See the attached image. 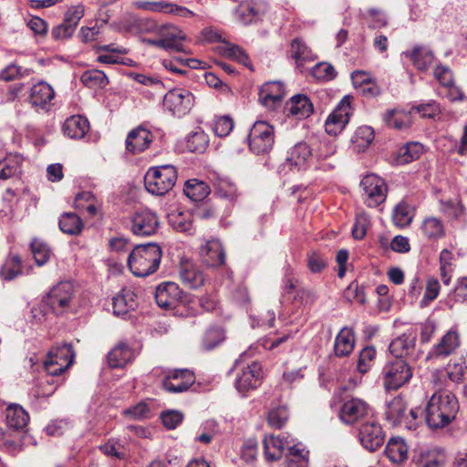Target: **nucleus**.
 I'll return each mask as SVG.
<instances>
[{
    "label": "nucleus",
    "mask_w": 467,
    "mask_h": 467,
    "mask_svg": "<svg viewBox=\"0 0 467 467\" xmlns=\"http://www.w3.org/2000/svg\"><path fill=\"white\" fill-rule=\"evenodd\" d=\"M5 421L9 429L25 431L29 421V414L22 406L12 403L5 409Z\"/></svg>",
    "instance_id": "nucleus-27"
},
{
    "label": "nucleus",
    "mask_w": 467,
    "mask_h": 467,
    "mask_svg": "<svg viewBox=\"0 0 467 467\" xmlns=\"http://www.w3.org/2000/svg\"><path fill=\"white\" fill-rule=\"evenodd\" d=\"M100 451L106 455L118 459H124L127 456V450L119 440H109L104 445L99 447Z\"/></svg>",
    "instance_id": "nucleus-62"
},
{
    "label": "nucleus",
    "mask_w": 467,
    "mask_h": 467,
    "mask_svg": "<svg viewBox=\"0 0 467 467\" xmlns=\"http://www.w3.org/2000/svg\"><path fill=\"white\" fill-rule=\"evenodd\" d=\"M421 230L429 240H437L445 234L442 222L436 217L426 218L421 224Z\"/></svg>",
    "instance_id": "nucleus-47"
},
{
    "label": "nucleus",
    "mask_w": 467,
    "mask_h": 467,
    "mask_svg": "<svg viewBox=\"0 0 467 467\" xmlns=\"http://www.w3.org/2000/svg\"><path fill=\"white\" fill-rule=\"evenodd\" d=\"M34 71L31 68H23L15 63H11L0 71V79L4 81H12L28 77Z\"/></svg>",
    "instance_id": "nucleus-53"
},
{
    "label": "nucleus",
    "mask_w": 467,
    "mask_h": 467,
    "mask_svg": "<svg viewBox=\"0 0 467 467\" xmlns=\"http://www.w3.org/2000/svg\"><path fill=\"white\" fill-rule=\"evenodd\" d=\"M84 13L85 7L83 5L79 4L70 6L65 13L63 22L76 29L80 19L83 17Z\"/></svg>",
    "instance_id": "nucleus-64"
},
{
    "label": "nucleus",
    "mask_w": 467,
    "mask_h": 467,
    "mask_svg": "<svg viewBox=\"0 0 467 467\" xmlns=\"http://www.w3.org/2000/svg\"><path fill=\"white\" fill-rule=\"evenodd\" d=\"M275 144V128L264 120H257L250 129L248 135L249 149L254 154L269 153Z\"/></svg>",
    "instance_id": "nucleus-5"
},
{
    "label": "nucleus",
    "mask_w": 467,
    "mask_h": 467,
    "mask_svg": "<svg viewBox=\"0 0 467 467\" xmlns=\"http://www.w3.org/2000/svg\"><path fill=\"white\" fill-rule=\"evenodd\" d=\"M290 338V333L286 331L269 333L259 340V344L268 350H273Z\"/></svg>",
    "instance_id": "nucleus-54"
},
{
    "label": "nucleus",
    "mask_w": 467,
    "mask_h": 467,
    "mask_svg": "<svg viewBox=\"0 0 467 467\" xmlns=\"http://www.w3.org/2000/svg\"><path fill=\"white\" fill-rule=\"evenodd\" d=\"M80 80L84 86L93 89L103 88L109 83L106 74L99 69H89L85 71L81 75Z\"/></svg>",
    "instance_id": "nucleus-46"
},
{
    "label": "nucleus",
    "mask_w": 467,
    "mask_h": 467,
    "mask_svg": "<svg viewBox=\"0 0 467 467\" xmlns=\"http://www.w3.org/2000/svg\"><path fill=\"white\" fill-rule=\"evenodd\" d=\"M75 356L71 344H57L48 351L44 368L49 375L58 376L73 364Z\"/></svg>",
    "instance_id": "nucleus-6"
},
{
    "label": "nucleus",
    "mask_w": 467,
    "mask_h": 467,
    "mask_svg": "<svg viewBox=\"0 0 467 467\" xmlns=\"http://www.w3.org/2000/svg\"><path fill=\"white\" fill-rule=\"evenodd\" d=\"M336 148L334 145L324 142L320 143L317 150L313 154L316 159L315 169L321 171H331L336 167L337 161L334 158Z\"/></svg>",
    "instance_id": "nucleus-28"
},
{
    "label": "nucleus",
    "mask_w": 467,
    "mask_h": 467,
    "mask_svg": "<svg viewBox=\"0 0 467 467\" xmlns=\"http://www.w3.org/2000/svg\"><path fill=\"white\" fill-rule=\"evenodd\" d=\"M180 280L189 289H198L205 283V275L201 267L190 260L182 261L179 267Z\"/></svg>",
    "instance_id": "nucleus-18"
},
{
    "label": "nucleus",
    "mask_w": 467,
    "mask_h": 467,
    "mask_svg": "<svg viewBox=\"0 0 467 467\" xmlns=\"http://www.w3.org/2000/svg\"><path fill=\"white\" fill-rule=\"evenodd\" d=\"M441 291V285L437 278L430 277L427 279L425 292L422 299L420 302V307L428 306L432 301H434Z\"/></svg>",
    "instance_id": "nucleus-56"
},
{
    "label": "nucleus",
    "mask_w": 467,
    "mask_h": 467,
    "mask_svg": "<svg viewBox=\"0 0 467 467\" xmlns=\"http://www.w3.org/2000/svg\"><path fill=\"white\" fill-rule=\"evenodd\" d=\"M194 97L187 89L173 88L166 93L163 99V107L173 116L186 115L193 105Z\"/></svg>",
    "instance_id": "nucleus-9"
},
{
    "label": "nucleus",
    "mask_w": 467,
    "mask_h": 467,
    "mask_svg": "<svg viewBox=\"0 0 467 467\" xmlns=\"http://www.w3.org/2000/svg\"><path fill=\"white\" fill-rule=\"evenodd\" d=\"M74 295V285L69 281H62L50 289L46 303L57 315L63 314L70 306Z\"/></svg>",
    "instance_id": "nucleus-8"
},
{
    "label": "nucleus",
    "mask_w": 467,
    "mask_h": 467,
    "mask_svg": "<svg viewBox=\"0 0 467 467\" xmlns=\"http://www.w3.org/2000/svg\"><path fill=\"white\" fill-rule=\"evenodd\" d=\"M351 97L345 96L334 111L328 116L325 128L330 135H337L348 123L351 115Z\"/></svg>",
    "instance_id": "nucleus-12"
},
{
    "label": "nucleus",
    "mask_w": 467,
    "mask_h": 467,
    "mask_svg": "<svg viewBox=\"0 0 467 467\" xmlns=\"http://www.w3.org/2000/svg\"><path fill=\"white\" fill-rule=\"evenodd\" d=\"M161 257L162 251L158 244H139L130 252L128 265L134 275L145 277L158 270Z\"/></svg>",
    "instance_id": "nucleus-2"
},
{
    "label": "nucleus",
    "mask_w": 467,
    "mask_h": 467,
    "mask_svg": "<svg viewBox=\"0 0 467 467\" xmlns=\"http://www.w3.org/2000/svg\"><path fill=\"white\" fill-rule=\"evenodd\" d=\"M184 293L174 282H163L156 287L155 300L164 309L176 310Z\"/></svg>",
    "instance_id": "nucleus-13"
},
{
    "label": "nucleus",
    "mask_w": 467,
    "mask_h": 467,
    "mask_svg": "<svg viewBox=\"0 0 467 467\" xmlns=\"http://www.w3.org/2000/svg\"><path fill=\"white\" fill-rule=\"evenodd\" d=\"M59 229L68 235H79L84 228L82 219L75 213H64L58 221Z\"/></svg>",
    "instance_id": "nucleus-37"
},
{
    "label": "nucleus",
    "mask_w": 467,
    "mask_h": 467,
    "mask_svg": "<svg viewBox=\"0 0 467 467\" xmlns=\"http://www.w3.org/2000/svg\"><path fill=\"white\" fill-rule=\"evenodd\" d=\"M313 157L310 147L306 142H298L290 149L286 157L287 164L297 170L306 169L308 161Z\"/></svg>",
    "instance_id": "nucleus-25"
},
{
    "label": "nucleus",
    "mask_w": 467,
    "mask_h": 467,
    "mask_svg": "<svg viewBox=\"0 0 467 467\" xmlns=\"http://www.w3.org/2000/svg\"><path fill=\"white\" fill-rule=\"evenodd\" d=\"M312 76L318 80L328 81L337 77V71L331 64L321 62L312 68Z\"/></svg>",
    "instance_id": "nucleus-61"
},
{
    "label": "nucleus",
    "mask_w": 467,
    "mask_h": 467,
    "mask_svg": "<svg viewBox=\"0 0 467 467\" xmlns=\"http://www.w3.org/2000/svg\"><path fill=\"white\" fill-rule=\"evenodd\" d=\"M198 313L199 303L197 297L192 295L184 294L176 309V314L185 317H192L196 316Z\"/></svg>",
    "instance_id": "nucleus-52"
},
{
    "label": "nucleus",
    "mask_w": 467,
    "mask_h": 467,
    "mask_svg": "<svg viewBox=\"0 0 467 467\" xmlns=\"http://www.w3.org/2000/svg\"><path fill=\"white\" fill-rule=\"evenodd\" d=\"M376 357V349L374 347L364 348L358 357L357 368L361 374L367 373L372 367L373 361Z\"/></svg>",
    "instance_id": "nucleus-59"
},
{
    "label": "nucleus",
    "mask_w": 467,
    "mask_h": 467,
    "mask_svg": "<svg viewBox=\"0 0 467 467\" xmlns=\"http://www.w3.org/2000/svg\"><path fill=\"white\" fill-rule=\"evenodd\" d=\"M369 405L359 398H350L345 400L339 410V419L346 424H353L369 412Z\"/></svg>",
    "instance_id": "nucleus-15"
},
{
    "label": "nucleus",
    "mask_w": 467,
    "mask_h": 467,
    "mask_svg": "<svg viewBox=\"0 0 467 467\" xmlns=\"http://www.w3.org/2000/svg\"><path fill=\"white\" fill-rule=\"evenodd\" d=\"M98 52L106 51L108 54H102L98 57V61L103 64H119L121 58L118 55H125L128 53L127 49L115 44H109L99 46L97 48Z\"/></svg>",
    "instance_id": "nucleus-45"
},
{
    "label": "nucleus",
    "mask_w": 467,
    "mask_h": 467,
    "mask_svg": "<svg viewBox=\"0 0 467 467\" xmlns=\"http://www.w3.org/2000/svg\"><path fill=\"white\" fill-rule=\"evenodd\" d=\"M158 34L161 37V48L168 51L186 52L183 41L186 38L185 34L174 26H161Z\"/></svg>",
    "instance_id": "nucleus-21"
},
{
    "label": "nucleus",
    "mask_w": 467,
    "mask_h": 467,
    "mask_svg": "<svg viewBox=\"0 0 467 467\" xmlns=\"http://www.w3.org/2000/svg\"><path fill=\"white\" fill-rule=\"evenodd\" d=\"M30 248L35 262L38 266L44 265L50 259L52 253L49 246L45 242L35 238L30 244Z\"/></svg>",
    "instance_id": "nucleus-49"
},
{
    "label": "nucleus",
    "mask_w": 467,
    "mask_h": 467,
    "mask_svg": "<svg viewBox=\"0 0 467 467\" xmlns=\"http://www.w3.org/2000/svg\"><path fill=\"white\" fill-rule=\"evenodd\" d=\"M263 378L261 364L253 361L242 368L235 380V387L241 393L254 389L260 386Z\"/></svg>",
    "instance_id": "nucleus-16"
},
{
    "label": "nucleus",
    "mask_w": 467,
    "mask_h": 467,
    "mask_svg": "<svg viewBox=\"0 0 467 467\" xmlns=\"http://www.w3.org/2000/svg\"><path fill=\"white\" fill-rule=\"evenodd\" d=\"M430 385L434 392L426 406V423L431 429L444 428L455 418L458 400L444 389V383L437 373L431 375Z\"/></svg>",
    "instance_id": "nucleus-1"
},
{
    "label": "nucleus",
    "mask_w": 467,
    "mask_h": 467,
    "mask_svg": "<svg viewBox=\"0 0 467 467\" xmlns=\"http://www.w3.org/2000/svg\"><path fill=\"white\" fill-rule=\"evenodd\" d=\"M183 192L193 202H200L208 196L210 187L202 181L191 179L186 181Z\"/></svg>",
    "instance_id": "nucleus-39"
},
{
    "label": "nucleus",
    "mask_w": 467,
    "mask_h": 467,
    "mask_svg": "<svg viewBox=\"0 0 467 467\" xmlns=\"http://www.w3.org/2000/svg\"><path fill=\"white\" fill-rule=\"evenodd\" d=\"M159 228V217L149 209L136 211L130 218V230L136 236H151L157 233Z\"/></svg>",
    "instance_id": "nucleus-10"
},
{
    "label": "nucleus",
    "mask_w": 467,
    "mask_h": 467,
    "mask_svg": "<svg viewBox=\"0 0 467 467\" xmlns=\"http://www.w3.org/2000/svg\"><path fill=\"white\" fill-rule=\"evenodd\" d=\"M287 115L297 119L307 118L313 112V105L305 95L293 96L285 105Z\"/></svg>",
    "instance_id": "nucleus-30"
},
{
    "label": "nucleus",
    "mask_w": 467,
    "mask_h": 467,
    "mask_svg": "<svg viewBox=\"0 0 467 467\" xmlns=\"http://www.w3.org/2000/svg\"><path fill=\"white\" fill-rule=\"evenodd\" d=\"M414 216V209L407 202L401 201L393 209L392 221L399 227L409 226Z\"/></svg>",
    "instance_id": "nucleus-41"
},
{
    "label": "nucleus",
    "mask_w": 467,
    "mask_h": 467,
    "mask_svg": "<svg viewBox=\"0 0 467 467\" xmlns=\"http://www.w3.org/2000/svg\"><path fill=\"white\" fill-rule=\"evenodd\" d=\"M195 381L194 373L187 368L169 370L164 376L161 385L170 393L186 391Z\"/></svg>",
    "instance_id": "nucleus-11"
},
{
    "label": "nucleus",
    "mask_w": 467,
    "mask_h": 467,
    "mask_svg": "<svg viewBox=\"0 0 467 467\" xmlns=\"http://www.w3.org/2000/svg\"><path fill=\"white\" fill-rule=\"evenodd\" d=\"M54 97L53 88L47 82L40 81L31 88L29 100L34 107L44 108Z\"/></svg>",
    "instance_id": "nucleus-32"
},
{
    "label": "nucleus",
    "mask_w": 467,
    "mask_h": 467,
    "mask_svg": "<svg viewBox=\"0 0 467 467\" xmlns=\"http://www.w3.org/2000/svg\"><path fill=\"white\" fill-rule=\"evenodd\" d=\"M291 56L296 60L297 66L305 62L314 61L317 56L311 48L300 38H295L291 43Z\"/></svg>",
    "instance_id": "nucleus-40"
},
{
    "label": "nucleus",
    "mask_w": 467,
    "mask_h": 467,
    "mask_svg": "<svg viewBox=\"0 0 467 467\" xmlns=\"http://www.w3.org/2000/svg\"><path fill=\"white\" fill-rule=\"evenodd\" d=\"M177 181V171L172 165L150 167L144 176L146 190L156 196L169 192Z\"/></svg>",
    "instance_id": "nucleus-3"
},
{
    "label": "nucleus",
    "mask_w": 467,
    "mask_h": 467,
    "mask_svg": "<svg viewBox=\"0 0 467 467\" xmlns=\"http://www.w3.org/2000/svg\"><path fill=\"white\" fill-rule=\"evenodd\" d=\"M362 198L368 207H377L387 197L388 187L385 181L376 174H368L360 182Z\"/></svg>",
    "instance_id": "nucleus-7"
},
{
    "label": "nucleus",
    "mask_w": 467,
    "mask_h": 467,
    "mask_svg": "<svg viewBox=\"0 0 467 467\" xmlns=\"http://www.w3.org/2000/svg\"><path fill=\"white\" fill-rule=\"evenodd\" d=\"M316 295L306 288L299 287L295 291L293 298L291 299V303L296 306L299 307L301 306L312 305L316 301Z\"/></svg>",
    "instance_id": "nucleus-63"
},
{
    "label": "nucleus",
    "mask_w": 467,
    "mask_h": 467,
    "mask_svg": "<svg viewBox=\"0 0 467 467\" xmlns=\"http://www.w3.org/2000/svg\"><path fill=\"white\" fill-rule=\"evenodd\" d=\"M138 306L137 296L130 288L121 289L112 298L113 314L117 317H125Z\"/></svg>",
    "instance_id": "nucleus-24"
},
{
    "label": "nucleus",
    "mask_w": 467,
    "mask_h": 467,
    "mask_svg": "<svg viewBox=\"0 0 467 467\" xmlns=\"http://www.w3.org/2000/svg\"><path fill=\"white\" fill-rule=\"evenodd\" d=\"M132 358V350L125 343L116 346L108 355V362L111 368H121Z\"/></svg>",
    "instance_id": "nucleus-43"
},
{
    "label": "nucleus",
    "mask_w": 467,
    "mask_h": 467,
    "mask_svg": "<svg viewBox=\"0 0 467 467\" xmlns=\"http://www.w3.org/2000/svg\"><path fill=\"white\" fill-rule=\"evenodd\" d=\"M200 254L203 264L210 267H219L225 263V253L218 240L207 241L201 247Z\"/></svg>",
    "instance_id": "nucleus-23"
},
{
    "label": "nucleus",
    "mask_w": 467,
    "mask_h": 467,
    "mask_svg": "<svg viewBox=\"0 0 467 467\" xmlns=\"http://www.w3.org/2000/svg\"><path fill=\"white\" fill-rule=\"evenodd\" d=\"M461 346L459 333L454 330H449L442 336L439 343L435 344L429 352L428 358H444L453 354Z\"/></svg>",
    "instance_id": "nucleus-20"
},
{
    "label": "nucleus",
    "mask_w": 467,
    "mask_h": 467,
    "mask_svg": "<svg viewBox=\"0 0 467 467\" xmlns=\"http://www.w3.org/2000/svg\"><path fill=\"white\" fill-rule=\"evenodd\" d=\"M152 133L142 126H139L128 133L126 138V150L132 153L138 154L148 149L152 142Z\"/></svg>",
    "instance_id": "nucleus-22"
},
{
    "label": "nucleus",
    "mask_w": 467,
    "mask_h": 467,
    "mask_svg": "<svg viewBox=\"0 0 467 467\" xmlns=\"http://www.w3.org/2000/svg\"><path fill=\"white\" fill-rule=\"evenodd\" d=\"M356 337L352 328L344 327L336 336L334 353L338 358L348 357L355 348Z\"/></svg>",
    "instance_id": "nucleus-26"
},
{
    "label": "nucleus",
    "mask_w": 467,
    "mask_h": 467,
    "mask_svg": "<svg viewBox=\"0 0 467 467\" xmlns=\"http://www.w3.org/2000/svg\"><path fill=\"white\" fill-rule=\"evenodd\" d=\"M448 457L441 448H432L420 452L417 464L420 467H444Z\"/></svg>",
    "instance_id": "nucleus-34"
},
{
    "label": "nucleus",
    "mask_w": 467,
    "mask_h": 467,
    "mask_svg": "<svg viewBox=\"0 0 467 467\" xmlns=\"http://www.w3.org/2000/svg\"><path fill=\"white\" fill-rule=\"evenodd\" d=\"M213 189L217 197L229 202H234L240 194L235 183L225 177L216 178L213 182Z\"/></svg>",
    "instance_id": "nucleus-35"
},
{
    "label": "nucleus",
    "mask_w": 467,
    "mask_h": 467,
    "mask_svg": "<svg viewBox=\"0 0 467 467\" xmlns=\"http://www.w3.org/2000/svg\"><path fill=\"white\" fill-rule=\"evenodd\" d=\"M289 419L288 409L285 406H278L269 410L267 423L271 428L281 430Z\"/></svg>",
    "instance_id": "nucleus-50"
},
{
    "label": "nucleus",
    "mask_w": 467,
    "mask_h": 467,
    "mask_svg": "<svg viewBox=\"0 0 467 467\" xmlns=\"http://www.w3.org/2000/svg\"><path fill=\"white\" fill-rule=\"evenodd\" d=\"M209 143L207 135L202 131L190 134L186 140V148L192 152H202Z\"/></svg>",
    "instance_id": "nucleus-58"
},
{
    "label": "nucleus",
    "mask_w": 467,
    "mask_h": 467,
    "mask_svg": "<svg viewBox=\"0 0 467 467\" xmlns=\"http://www.w3.org/2000/svg\"><path fill=\"white\" fill-rule=\"evenodd\" d=\"M422 153V146L418 142H410L400 148L399 161L402 164L409 163L420 158Z\"/></svg>",
    "instance_id": "nucleus-55"
},
{
    "label": "nucleus",
    "mask_w": 467,
    "mask_h": 467,
    "mask_svg": "<svg viewBox=\"0 0 467 467\" xmlns=\"http://www.w3.org/2000/svg\"><path fill=\"white\" fill-rule=\"evenodd\" d=\"M23 273L22 259L18 254H10L0 269V276L5 281H11Z\"/></svg>",
    "instance_id": "nucleus-38"
},
{
    "label": "nucleus",
    "mask_w": 467,
    "mask_h": 467,
    "mask_svg": "<svg viewBox=\"0 0 467 467\" xmlns=\"http://www.w3.org/2000/svg\"><path fill=\"white\" fill-rule=\"evenodd\" d=\"M285 95V86L280 81L265 83L259 91V100L268 110H276L282 105Z\"/></svg>",
    "instance_id": "nucleus-14"
},
{
    "label": "nucleus",
    "mask_w": 467,
    "mask_h": 467,
    "mask_svg": "<svg viewBox=\"0 0 467 467\" xmlns=\"http://www.w3.org/2000/svg\"><path fill=\"white\" fill-rule=\"evenodd\" d=\"M123 415L130 420H145L155 415L152 402L140 401L123 410Z\"/></svg>",
    "instance_id": "nucleus-44"
},
{
    "label": "nucleus",
    "mask_w": 467,
    "mask_h": 467,
    "mask_svg": "<svg viewBox=\"0 0 467 467\" xmlns=\"http://www.w3.org/2000/svg\"><path fill=\"white\" fill-rule=\"evenodd\" d=\"M385 454L394 463H401L408 458V446L404 440H389Z\"/></svg>",
    "instance_id": "nucleus-42"
},
{
    "label": "nucleus",
    "mask_w": 467,
    "mask_h": 467,
    "mask_svg": "<svg viewBox=\"0 0 467 467\" xmlns=\"http://www.w3.org/2000/svg\"><path fill=\"white\" fill-rule=\"evenodd\" d=\"M225 339V331L222 327H210L204 333L202 340V348L211 350L223 342Z\"/></svg>",
    "instance_id": "nucleus-48"
},
{
    "label": "nucleus",
    "mask_w": 467,
    "mask_h": 467,
    "mask_svg": "<svg viewBox=\"0 0 467 467\" xmlns=\"http://www.w3.org/2000/svg\"><path fill=\"white\" fill-rule=\"evenodd\" d=\"M265 456L269 462L279 460L284 451L283 440H263Z\"/></svg>",
    "instance_id": "nucleus-57"
},
{
    "label": "nucleus",
    "mask_w": 467,
    "mask_h": 467,
    "mask_svg": "<svg viewBox=\"0 0 467 467\" xmlns=\"http://www.w3.org/2000/svg\"><path fill=\"white\" fill-rule=\"evenodd\" d=\"M89 130L87 118L77 115L67 119L63 125L64 134L75 140L82 139Z\"/></svg>",
    "instance_id": "nucleus-31"
},
{
    "label": "nucleus",
    "mask_w": 467,
    "mask_h": 467,
    "mask_svg": "<svg viewBox=\"0 0 467 467\" xmlns=\"http://www.w3.org/2000/svg\"><path fill=\"white\" fill-rule=\"evenodd\" d=\"M306 266L312 274L323 272L328 265L327 258L317 251H310L306 254Z\"/></svg>",
    "instance_id": "nucleus-51"
},
{
    "label": "nucleus",
    "mask_w": 467,
    "mask_h": 467,
    "mask_svg": "<svg viewBox=\"0 0 467 467\" xmlns=\"http://www.w3.org/2000/svg\"><path fill=\"white\" fill-rule=\"evenodd\" d=\"M169 223L177 232L192 234L194 233L193 214L189 211L174 212L169 214Z\"/></svg>",
    "instance_id": "nucleus-36"
},
{
    "label": "nucleus",
    "mask_w": 467,
    "mask_h": 467,
    "mask_svg": "<svg viewBox=\"0 0 467 467\" xmlns=\"http://www.w3.org/2000/svg\"><path fill=\"white\" fill-rule=\"evenodd\" d=\"M403 54L420 71L427 70L434 61L432 51L423 46H416L410 51L408 50Z\"/></svg>",
    "instance_id": "nucleus-29"
},
{
    "label": "nucleus",
    "mask_w": 467,
    "mask_h": 467,
    "mask_svg": "<svg viewBox=\"0 0 467 467\" xmlns=\"http://www.w3.org/2000/svg\"><path fill=\"white\" fill-rule=\"evenodd\" d=\"M416 340L415 333H403L390 342L389 350L397 358L403 359L407 358L416 360L418 358V354H415Z\"/></svg>",
    "instance_id": "nucleus-17"
},
{
    "label": "nucleus",
    "mask_w": 467,
    "mask_h": 467,
    "mask_svg": "<svg viewBox=\"0 0 467 467\" xmlns=\"http://www.w3.org/2000/svg\"><path fill=\"white\" fill-rule=\"evenodd\" d=\"M382 381L387 390H397L412 378L411 367L404 359L396 358L388 361L381 371Z\"/></svg>",
    "instance_id": "nucleus-4"
},
{
    "label": "nucleus",
    "mask_w": 467,
    "mask_h": 467,
    "mask_svg": "<svg viewBox=\"0 0 467 467\" xmlns=\"http://www.w3.org/2000/svg\"><path fill=\"white\" fill-rule=\"evenodd\" d=\"M375 134L371 127L361 126L357 129L352 141L359 148H367L374 140Z\"/></svg>",
    "instance_id": "nucleus-60"
},
{
    "label": "nucleus",
    "mask_w": 467,
    "mask_h": 467,
    "mask_svg": "<svg viewBox=\"0 0 467 467\" xmlns=\"http://www.w3.org/2000/svg\"><path fill=\"white\" fill-rule=\"evenodd\" d=\"M265 3L255 0H243L234 10V16L244 26L255 23L265 13Z\"/></svg>",
    "instance_id": "nucleus-19"
},
{
    "label": "nucleus",
    "mask_w": 467,
    "mask_h": 467,
    "mask_svg": "<svg viewBox=\"0 0 467 467\" xmlns=\"http://www.w3.org/2000/svg\"><path fill=\"white\" fill-rule=\"evenodd\" d=\"M23 157L18 153H8L0 160V180H7L21 173Z\"/></svg>",
    "instance_id": "nucleus-33"
}]
</instances>
